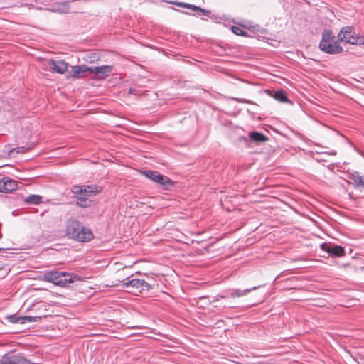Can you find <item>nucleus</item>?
Listing matches in <instances>:
<instances>
[{
  "instance_id": "1",
  "label": "nucleus",
  "mask_w": 364,
  "mask_h": 364,
  "mask_svg": "<svg viewBox=\"0 0 364 364\" xmlns=\"http://www.w3.org/2000/svg\"><path fill=\"white\" fill-rule=\"evenodd\" d=\"M66 234L69 238L79 242H88L93 238L91 230L85 228L74 218H70L67 221Z\"/></svg>"
},
{
  "instance_id": "2",
  "label": "nucleus",
  "mask_w": 364,
  "mask_h": 364,
  "mask_svg": "<svg viewBox=\"0 0 364 364\" xmlns=\"http://www.w3.org/2000/svg\"><path fill=\"white\" fill-rule=\"evenodd\" d=\"M43 277L45 281L62 287H68L69 284L80 280L79 277L74 273L58 270L46 271Z\"/></svg>"
},
{
  "instance_id": "3",
  "label": "nucleus",
  "mask_w": 364,
  "mask_h": 364,
  "mask_svg": "<svg viewBox=\"0 0 364 364\" xmlns=\"http://www.w3.org/2000/svg\"><path fill=\"white\" fill-rule=\"evenodd\" d=\"M319 48L321 51L331 55L339 54L343 51V47L335 40L333 32L328 29L324 30L322 33Z\"/></svg>"
},
{
  "instance_id": "4",
  "label": "nucleus",
  "mask_w": 364,
  "mask_h": 364,
  "mask_svg": "<svg viewBox=\"0 0 364 364\" xmlns=\"http://www.w3.org/2000/svg\"><path fill=\"white\" fill-rule=\"evenodd\" d=\"M337 37L341 42L356 46L364 45V36L356 33L353 26L342 27Z\"/></svg>"
},
{
  "instance_id": "5",
  "label": "nucleus",
  "mask_w": 364,
  "mask_h": 364,
  "mask_svg": "<svg viewBox=\"0 0 364 364\" xmlns=\"http://www.w3.org/2000/svg\"><path fill=\"white\" fill-rule=\"evenodd\" d=\"M141 173L151 181L160 184L165 189H168L173 185L169 178L161 174L156 171L144 170L141 171Z\"/></svg>"
},
{
  "instance_id": "6",
  "label": "nucleus",
  "mask_w": 364,
  "mask_h": 364,
  "mask_svg": "<svg viewBox=\"0 0 364 364\" xmlns=\"http://www.w3.org/2000/svg\"><path fill=\"white\" fill-rule=\"evenodd\" d=\"M122 287L129 288L134 294H143L151 289V286L145 280L136 278L123 282Z\"/></svg>"
},
{
  "instance_id": "7",
  "label": "nucleus",
  "mask_w": 364,
  "mask_h": 364,
  "mask_svg": "<svg viewBox=\"0 0 364 364\" xmlns=\"http://www.w3.org/2000/svg\"><path fill=\"white\" fill-rule=\"evenodd\" d=\"M0 364H31V363L19 354L9 353L0 358Z\"/></svg>"
},
{
  "instance_id": "8",
  "label": "nucleus",
  "mask_w": 364,
  "mask_h": 364,
  "mask_svg": "<svg viewBox=\"0 0 364 364\" xmlns=\"http://www.w3.org/2000/svg\"><path fill=\"white\" fill-rule=\"evenodd\" d=\"M320 247L322 250L333 257H341L345 255V249L341 245L323 242L320 245Z\"/></svg>"
},
{
  "instance_id": "9",
  "label": "nucleus",
  "mask_w": 364,
  "mask_h": 364,
  "mask_svg": "<svg viewBox=\"0 0 364 364\" xmlns=\"http://www.w3.org/2000/svg\"><path fill=\"white\" fill-rule=\"evenodd\" d=\"M90 66L86 65L72 66L71 70L68 73L67 77L74 79L83 78L86 75V73H90Z\"/></svg>"
},
{
  "instance_id": "10",
  "label": "nucleus",
  "mask_w": 364,
  "mask_h": 364,
  "mask_svg": "<svg viewBox=\"0 0 364 364\" xmlns=\"http://www.w3.org/2000/svg\"><path fill=\"white\" fill-rule=\"evenodd\" d=\"M48 66L52 72L63 74L68 70L69 64L65 60L50 59L48 61Z\"/></svg>"
},
{
  "instance_id": "11",
  "label": "nucleus",
  "mask_w": 364,
  "mask_h": 364,
  "mask_svg": "<svg viewBox=\"0 0 364 364\" xmlns=\"http://www.w3.org/2000/svg\"><path fill=\"white\" fill-rule=\"evenodd\" d=\"M17 187V182L9 177H4L0 179V192L1 193H11Z\"/></svg>"
},
{
  "instance_id": "12",
  "label": "nucleus",
  "mask_w": 364,
  "mask_h": 364,
  "mask_svg": "<svg viewBox=\"0 0 364 364\" xmlns=\"http://www.w3.org/2000/svg\"><path fill=\"white\" fill-rule=\"evenodd\" d=\"M90 73H95L98 78H104L109 75L112 70L111 65L90 66Z\"/></svg>"
},
{
  "instance_id": "13",
  "label": "nucleus",
  "mask_w": 364,
  "mask_h": 364,
  "mask_svg": "<svg viewBox=\"0 0 364 364\" xmlns=\"http://www.w3.org/2000/svg\"><path fill=\"white\" fill-rule=\"evenodd\" d=\"M85 191L86 189L82 185H75L71 188V192L77 200H87L90 196Z\"/></svg>"
},
{
  "instance_id": "14",
  "label": "nucleus",
  "mask_w": 364,
  "mask_h": 364,
  "mask_svg": "<svg viewBox=\"0 0 364 364\" xmlns=\"http://www.w3.org/2000/svg\"><path fill=\"white\" fill-rule=\"evenodd\" d=\"M259 287V286L253 287L252 288L246 289L245 290H241L239 289H232L229 290L228 296L232 298L243 296L247 294L248 293L251 292L252 291L257 289Z\"/></svg>"
},
{
  "instance_id": "15",
  "label": "nucleus",
  "mask_w": 364,
  "mask_h": 364,
  "mask_svg": "<svg viewBox=\"0 0 364 364\" xmlns=\"http://www.w3.org/2000/svg\"><path fill=\"white\" fill-rule=\"evenodd\" d=\"M176 4L181 7L187 8V9H190L193 11H198L199 13H200L203 15H205V16H209L210 14V11L206 10L205 9H203L200 6H195L193 4L183 3V2H177V3H176Z\"/></svg>"
},
{
  "instance_id": "16",
  "label": "nucleus",
  "mask_w": 364,
  "mask_h": 364,
  "mask_svg": "<svg viewBox=\"0 0 364 364\" xmlns=\"http://www.w3.org/2000/svg\"><path fill=\"white\" fill-rule=\"evenodd\" d=\"M349 178L353 181L355 188H364V177L360 176L358 172H354L350 174Z\"/></svg>"
},
{
  "instance_id": "17",
  "label": "nucleus",
  "mask_w": 364,
  "mask_h": 364,
  "mask_svg": "<svg viewBox=\"0 0 364 364\" xmlns=\"http://www.w3.org/2000/svg\"><path fill=\"white\" fill-rule=\"evenodd\" d=\"M249 137L252 141L255 143H262L268 140V138L261 132H251L249 133Z\"/></svg>"
},
{
  "instance_id": "18",
  "label": "nucleus",
  "mask_w": 364,
  "mask_h": 364,
  "mask_svg": "<svg viewBox=\"0 0 364 364\" xmlns=\"http://www.w3.org/2000/svg\"><path fill=\"white\" fill-rule=\"evenodd\" d=\"M84 186V188L86 189V193L89 195L90 197L95 196L102 191V187L97 186L95 184H91V185H82Z\"/></svg>"
},
{
  "instance_id": "19",
  "label": "nucleus",
  "mask_w": 364,
  "mask_h": 364,
  "mask_svg": "<svg viewBox=\"0 0 364 364\" xmlns=\"http://www.w3.org/2000/svg\"><path fill=\"white\" fill-rule=\"evenodd\" d=\"M273 97L280 102H288L291 105L293 104V102L288 99L287 93L282 90L275 91L273 95Z\"/></svg>"
},
{
  "instance_id": "20",
  "label": "nucleus",
  "mask_w": 364,
  "mask_h": 364,
  "mask_svg": "<svg viewBox=\"0 0 364 364\" xmlns=\"http://www.w3.org/2000/svg\"><path fill=\"white\" fill-rule=\"evenodd\" d=\"M42 201V197L39 195H31L25 198L24 202L27 204L38 205Z\"/></svg>"
},
{
  "instance_id": "21",
  "label": "nucleus",
  "mask_w": 364,
  "mask_h": 364,
  "mask_svg": "<svg viewBox=\"0 0 364 364\" xmlns=\"http://www.w3.org/2000/svg\"><path fill=\"white\" fill-rule=\"evenodd\" d=\"M231 31L235 35L240 36H247V33L244 31L241 27L237 26H231Z\"/></svg>"
},
{
  "instance_id": "22",
  "label": "nucleus",
  "mask_w": 364,
  "mask_h": 364,
  "mask_svg": "<svg viewBox=\"0 0 364 364\" xmlns=\"http://www.w3.org/2000/svg\"><path fill=\"white\" fill-rule=\"evenodd\" d=\"M8 320L13 323H25L24 320H23V316H16V315H9L7 316Z\"/></svg>"
},
{
  "instance_id": "23",
  "label": "nucleus",
  "mask_w": 364,
  "mask_h": 364,
  "mask_svg": "<svg viewBox=\"0 0 364 364\" xmlns=\"http://www.w3.org/2000/svg\"><path fill=\"white\" fill-rule=\"evenodd\" d=\"M42 317H45V316H23V320H24L25 323L27 322H28V323L37 322V321H40Z\"/></svg>"
},
{
  "instance_id": "24",
  "label": "nucleus",
  "mask_w": 364,
  "mask_h": 364,
  "mask_svg": "<svg viewBox=\"0 0 364 364\" xmlns=\"http://www.w3.org/2000/svg\"><path fill=\"white\" fill-rule=\"evenodd\" d=\"M26 151V149L24 147L21 146V147H16V148H14L12 149H11L9 151V154L10 156H13V154L14 152L16 153H24Z\"/></svg>"
},
{
  "instance_id": "25",
  "label": "nucleus",
  "mask_w": 364,
  "mask_h": 364,
  "mask_svg": "<svg viewBox=\"0 0 364 364\" xmlns=\"http://www.w3.org/2000/svg\"><path fill=\"white\" fill-rule=\"evenodd\" d=\"M76 204L78 207H80V208H87L90 206V204L87 202V200H77Z\"/></svg>"
},
{
  "instance_id": "26",
  "label": "nucleus",
  "mask_w": 364,
  "mask_h": 364,
  "mask_svg": "<svg viewBox=\"0 0 364 364\" xmlns=\"http://www.w3.org/2000/svg\"><path fill=\"white\" fill-rule=\"evenodd\" d=\"M130 93H134L133 90L132 89L129 90Z\"/></svg>"
},
{
  "instance_id": "27",
  "label": "nucleus",
  "mask_w": 364,
  "mask_h": 364,
  "mask_svg": "<svg viewBox=\"0 0 364 364\" xmlns=\"http://www.w3.org/2000/svg\"><path fill=\"white\" fill-rule=\"evenodd\" d=\"M3 250H4V249H3V248H0V251H3Z\"/></svg>"
},
{
  "instance_id": "28",
  "label": "nucleus",
  "mask_w": 364,
  "mask_h": 364,
  "mask_svg": "<svg viewBox=\"0 0 364 364\" xmlns=\"http://www.w3.org/2000/svg\"><path fill=\"white\" fill-rule=\"evenodd\" d=\"M0 269H2V267H0Z\"/></svg>"
}]
</instances>
